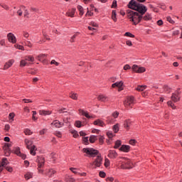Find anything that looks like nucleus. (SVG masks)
<instances>
[{"label": "nucleus", "mask_w": 182, "mask_h": 182, "mask_svg": "<svg viewBox=\"0 0 182 182\" xmlns=\"http://www.w3.org/2000/svg\"><path fill=\"white\" fill-rule=\"evenodd\" d=\"M99 176L102 178H105V177H106V173L105 171H101L99 172Z\"/></svg>", "instance_id": "3c124183"}, {"label": "nucleus", "mask_w": 182, "mask_h": 182, "mask_svg": "<svg viewBox=\"0 0 182 182\" xmlns=\"http://www.w3.org/2000/svg\"><path fill=\"white\" fill-rule=\"evenodd\" d=\"M172 35H173V36H177V35H180V31H178V30H175V31H173Z\"/></svg>", "instance_id": "052dcab7"}, {"label": "nucleus", "mask_w": 182, "mask_h": 182, "mask_svg": "<svg viewBox=\"0 0 182 182\" xmlns=\"http://www.w3.org/2000/svg\"><path fill=\"white\" fill-rule=\"evenodd\" d=\"M45 166V158H39L38 159V168H42Z\"/></svg>", "instance_id": "393cba45"}, {"label": "nucleus", "mask_w": 182, "mask_h": 182, "mask_svg": "<svg viewBox=\"0 0 182 182\" xmlns=\"http://www.w3.org/2000/svg\"><path fill=\"white\" fill-rule=\"evenodd\" d=\"M132 69L135 73H144L146 72V68L137 65H133Z\"/></svg>", "instance_id": "1a4fd4ad"}, {"label": "nucleus", "mask_w": 182, "mask_h": 182, "mask_svg": "<svg viewBox=\"0 0 182 182\" xmlns=\"http://www.w3.org/2000/svg\"><path fill=\"white\" fill-rule=\"evenodd\" d=\"M119 124H116L115 125L113 126L112 130L114 133H117L119 130Z\"/></svg>", "instance_id": "58836bf2"}, {"label": "nucleus", "mask_w": 182, "mask_h": 182, "mask_svg": "<svg viewBox=\"0 0 182 182\" xmlns=\"http://www.w3.org/2000/svg\"><path fill=\"white\" fill-rule=\"evenodd\" d=\"M167 105L169 107H171L173 110H176V109H177V107L176 106V105H174V103H173L172 101H168Z\"/></svg>", "instance_id": "7c9ffc66"}, {"label": "nucleus", "mask_w": 182, "mask_h": 182, "mask_svg": "<svg viewBox=\"0 0 182 182\" xmlns=\"http://www.w3.org/2000/svg\"><path fill=\"white\" fill-rule=\"evenodd\" d=\"M80 114H81V116H85V117H87V119H92V117L90 115H89V112H87V111H85V109H80L78 110Z\"/></svg>", "instance_id": "aec40b11"}, {"label": "nucleus", "mask_w": 182, "mask_h": 182, "mask_svg": "<svg viewBox=\"0 0 182 182\" xmlns=\"http://www.w3.org/2000/svg\"><path fill=\"white\" fill-rule=\"evenodd\" d=\"M6 170L9 171V173H12L14 171V168L11 166H6Z\"/></svg>", "instance_id": "4d7b16f0"}, {"label": "nucleus", "mask_w": 182, "mask_h": 182, "mask_svg": "<svg viewBox=\"0 0 182 182\" xmlns=\"http://www.w3.org/2000/svg\"><path fill=\"white\" fill-rule=\"evenodd\" d=\"M15 117V113L11 112L9 114V119L14 122V118Z\"/></svg>", "instance_id": "49530a36"}, {"label": "nucleus", "mask_w": 182, "mask_h": 182, "mask_svg": "<svg viewBox=\"0 0 182 182\" xmlns=\"http://www.w3.org/2000/svg\"><path fill=\"white\" fill-rule=\"evenodd\" d=\"M107 137H109V139H113V137H114V136H116V134L109 131V132H107Z\"/></svg>", "instance_id": "a19ab883"}, {"label": "nucleus", "mask_w": 182, "mask_h": 182, "mask_svg": "<svg viewBox=\"0 0 182 182\" xmlns=\"http://www.w3.org/2000/svg\"><path fill=\"white\" fill-rule=\"evenodd\" d=\"M55 173L56 171L53 168L46 169L44 176H46L47 177H52L54 174H55Z\"/></svg>", "instance_id": "f8f14e48"}, {"label": "nucleus", "mask_w": 182, "mask_h": 182, "mask_svg": "<svg viewBox=\"0 0 182 182\" xmlns=\"http://www.w3.org/2000/svg\"><path fill=\"white\" fill-rule=\"evenodd\" d=\"M0 6H1V8L5 9L6 11H9V5H6L5 4H1Z\"/></svg>", "instance_id": "a18cd8bd"}, {"label": "nucleus", "mask_w": 182, "mask_h": 182, "mask_svg": "<svg viewBox=\"0 0 182 182\" xmlns=\"http://www.w3.org/2000/svg\"><path fill=\"white\" fill-rule=\"evenodd\" d=\"M77 36V34H74L72 37H71V38H70V42L71 43H73V42H75V39H76V37Z\"/></svg>", "instance_id": "e2e57ef3"}, {"label": "nucleus", "mask_w": 182, "mask_h": 182, "mask_svg": "<svg viewBox=\"0 0 182 182\" xmlns=\"http://www.w3.org/2000/svg\"><path fill=\"white\" fill-rule=\"evenodd\" d=\"M116 16H117L116 10H113L112 13V19L114 21V22H117V18Z\"/></svg>", "instance_id": "c9c22d12"}, {"label": "nucleus", "mask_w": 182, "mask_h": 182, "mask_svg": "<svg viewBox=\"0 0 182 182\" xmlns=\"http://www.w3.org/2000/svg\"><path fill=\"white\" fill-rule=\"evenodd\" d=\"M80 114H81V116H85V117H87V119H92V117L90 115H89V112H87V111H85V109H80L78 110Z\"/></svg>", "instance_id": "6ab92c4d"}, {"label": "nucleus", "mask_w": 182, "mask_h": 182, "mask_svg": "<svg viewBox=\"0 0 182 182\" xmlns=\"http://www.w3.org/2000/svg\"><path fill=\"white\" fill-rule=\"evenodd\" d=\"M70 171L73 173L74 174H76L77 176L79 175V168H70Z\"/></svg>", "instance_id": "4c0bfd02"}, {"label": "nucleus", "mask_w": 182, "mask_h": 182, "mask_svg": "<svg viewBox=\"0 0 182 182\" xmlns=\"http://www.w3.org/2000/svg\"><path fill=\"white\" fill-rule=\"evenodd\" d=\"M27 65H29L28 61L26 60V58L23 59L20 61V67L21 68H25Z\"/></svg>", "instance_id": "c756f323"}, {"label": "nucleus", "mask_w": 182, "mask_h": 182, "mask_svg": "<svg viewBox=\"0 0 182 182\" xmlns=\"http://www.w3.org/2000/svg\"><path fill=\"white\" fill-rule=\"evenodd\" d=\"M97 100L105 103L106 102H109V97L103 94H101L97 97Z\"/></svg>", "instance_id": "a211bd4d"}, {"label": "nucleus", "mask_w": 182, "mask_h": 182, "mask_svg": "<svg viewBox=\"0 0 182 182\" xmlns=\"http://www.w3.org/2000/svg\"><path fill=\"white\" fill-rule=\"evenodd\" d=\"M14 46L16 49H19V50H25V48L23 47V46L16 44Z\"/></svg>", "instance_id": "37998d69"}, {"label": "nucleus", "mask_w": 182, "mask_h": 182, "mask_svg": "<svg viewBox=\"0 0 182 182\" xmlns=\"http://www.w3.org/2000/svg\"><path fill=\"white\" fill-rule=\"evenodd\" d=\"M124 105L127 108L132 107V106L134 105V97L131 96L127 97V99L124 102Z\"/></svg>", "instance_id": "0eeeda50"}, {"label": "nucleus", "mask_w": 182, "mask_h": 182, "mask_svg": "<svg viewBox=\"0 0 182 182\" xmlns=\"http://www.w3.org/2000/svg\"><path fill=\"white\" fill-rule=\"evenodd\" d=\"M136 143H137V141H136V139L129 140V144H131L132 146H136Z\"/></svg>", "instance_id": "6e6d98bb"}, {"label": "nucleus", "mask_w": 182, "mask_h": 182, "mask_svg": "<svg viewBox=\"0 0 182 182\" xmlns=\"http://www.w3.org/2000/svg\"><path fill=\"white\" fill-rule=\"evenodd\" d=\"M24 133L26 136H31V134H32V131H31V129H24Z\"/></svg>", "instance_id": "c03bdc74"}, {"label": "nucleus", "mask_w": 182, "mask_h": 182, "mask_svg": "<svg viewBox=\"0 0 182 182\" xmlns=\"http://www.w3.org/2000/svg\"><path fill=\"white\" fill-rule=\"evenodd\" d=\"M46 57V55L40 54L37 56V59H38V60H39V62H42L43 60H45Z\"/></svg>", "instance_id": "f704fd0d"}, {"label": "nucleus", "mask_w": 182, "mask_h": 182, "mask_svg": "<svg viewBox=\"0 0 182 182\" xmlns=\"http://www.w3.org/2000/svg\"><path fill=\"white\" fill-rule=\"evenodd\" d=\"M122 146V141L117 140L114 143V149H119Z\"/></svg>", "instance_id": "e433bc0d"}, {"label": "nucleus", "mask_w": 182, "mask_h": 182, "mask_svg": "<svg viewBox=\"0 0 182 182\" xmlns=\"http://www.w3.org/2000/svg\"><path fill=\"white\" fill-rule=\"evenodd\" d=\"M24 143L26 146V148L30 150V154L32 156H36V146L33 144V142L28 139L24 140Z\"/></svg>", "instance_id": "39448f33"}, {"label": "nucleus", "mask_w": 182, "mask_h": 182, "mask_svg": "<svg viewBox=\"0 0 182 182\" xmlns=\"http://www.w3.org/2000/svg\"><path fill=\"white\" fill-rule=\"evenodd\" d=\"M82 151L83 153H85L87 157H96L97 156V158L93 161L92 164L95 166V167H100L102 166L103 158H102V155L99 154V151L93 148H84Z\"/></svg>", "instance_id": "f257e3e1"}, {"label": "nucleus", "mask_w": 182, "mask_h": 182, "mask_svg": "<svg viewBox=\"0 0 182 182\" xmlns=\"http://www.w3.org/2000/svg\"><path fill=\"white\" fill-rule=\"evenodd\" d=\"M127 16L128 19H129V21L132 22V25H134L135 26L139 25L143 19V15L132 10L128 11Z\"/></svg>", "instance_id": "7ed1b4c3"}, {"label": "nucleus", "mask_w": 182, "mask_h": 182, "mask_svg": "<svg viewBox=\"0 0 182 182\" xmlns=\"http://www.w3.org/2000/svg\"><path fill=\"white\" fill-rule=\"evenodd\" d=\"M134 167V164L132 162V161L129 159L124 158L121 162L120 168L122 170H130V168H133Z\"/></svg>", "instance_id": "20e7f679"}, {"label": "nucleus", "mask_w": 182, "mask_h": 182, "mask_svg": "<svg viewBox=\"0 0 182 182\" xmlns=\"http://www.w3.org/2000/svg\"><path fill=\"white\" fill-rule=\"evenodd\" d=\"M128 8L136 11L139 15H144L147 12V7L135 0H131L128 4Z\"/></svg>", "instance_id": "f03ea898"}, {"label": "nucleus", "mask_w": 182, "mask_h": 182, "mask_svg": "<svg viewBox=\"0 0 182 182\" xmlns=\"http://www.w3.org/2000/svg\"><path fill=\"white\" fill-rule=\"evenodd\" d=\"M14 63H15V60L11 59L9 60L8 62H6L4 65V69H9V68H11L12 66V65H14Z\"/></svg>", "instance_id": "5701e85b"}, {"label": "nucleus", "mask_w": 182, "mask_h": 182, "mask_svg": "<svg viewBox=\"0 0 182 182\" xmlns=\"http://www.w3.org/2000/svg\"><path fill=\"white\" fill-rule=\"evenodd\" d=\"M69 96L70 99H73V100H77L78 99V95H77V93L76 92H70Z\"/></svg>", "instance_id": "c85d7f7f"}, {"label": "nucleus", "mask_w": 182, "mask_h": 182, "mask_svg": "<svg viewBox=\"0 0 182 182\" xmlns=\"http://www.w3.org/2000/svg\"><path fill=\"white\" fill-rule=\"evenodd\" d=\"M25 58L26 60H27L28 65H33L35 62V57H33V55H26Z\"/></svg>", "instance_id": "412c9836"}, {"label": "nucleus", "mask_w": 182, "mask_h": 182, "mask_svg": "<svg viewBox=\"0 0 182 182\" xmlns=\"http://www.w3.org/2000/svg\"><path fill=\"white\" fill-rule=\"evenodd\" d=\"M117 6V1L116 0H114L111 6V8H116Z\"/></svg>", "instance_id": "bf43d9fd"}, {"label": "nucleus", "mask_w": 182, "mask_h": 182, "mask_svg": "<svg viewBox=\"0 0 182 182\" xmlns=\"http://www.w3.org/2000/svg\"><path fill=\"white\" fill-rule=\"evenodd\" d=\"M147 87L146 85H138L136 88V90L138 92H143V90H145V89Z\"/></svg>", "instance_id": "473e14b6"}, {"label": "nucleus", "mask_w": 182, "mask_h": 182, "mask_svg": "<svg viewBox=\"0 0 182 182\" xmlns=\"http://www.w3.org/2000/svg\"><path fill=\"white\" fill-rule=\"evenodd\" d=\"M7 38L9 39V42H11V43H16V37H15V35L12 33H9L7 35Z\"/></svg>", "instance_id": "4468645a"}, {"label": "nucleus", "mask_w": 182, "mask_h": 182, "mask_svg": "<svg viewBox=\"0 0 182 182\" xmlns=\"http://www.w3.org/2000/svg\"><path fill=\"white\" fill-rule=\"evenodd\" d=\"M166 19H167L168 22H169L170 23H174V21L173 19H171V17L168 16V17H166Z\"/></svg>", "instance_id": "69168bd1"}, {"label": "nucleus", "mask_w": 182, "mask_h": 182, "mask_svg": "<svg viewBox=\"0 0 182 182\" xmlns=\"http://www.w3.org/2000/svg\"><path fill=\"white\" fill-rule=\"evenodd\" d=\"M24 178L28 181V180H31V178H33V173L32 172H26L24 174Z\"/></svg>", "instance_id": "b1692460"}, {"label": "nucleus", "mask_w": 182, "mask_h": 182, "mask_svg": "<svg viewBox=\"0 0 182 182\" xmlns=\"http://www.w3.org/2000/svg\"><path fill=\"white\" fill-rule=\"evenodd\" d=\"M28 73H29L30 75H36V70H34L33 69H28Z\"/></svg>", "instance_id": "603ef678"}, {"label": "nucleus", "mask_w": 182, "mask_h": 182, "mask_svg": "<svg viewBox=\"0 0 182 182\" xmlns=\"http://www.w3.org/2000/svg\"><path fill=\"white\" fill-rule=\"evenodd\" d=\"M25 45L26 46H28V48H32V43H31V41H25Z\"/></svg>", "instance_id": "5fc2aeb1"}, {"label": "nucleus", "mask_w": 182, "mask_h": 182, "mask_svg": "<svg viewBox=\"0 0 182 182\" xmlns=\"http://www.w3.org/2000/svg\"><path fill=\"white\" fill-rule=\"evenodd\" d=\"M82 143L85 146H87V144H89V137L87 136L82 137Z\"/></svg>", "instance_id": "ea45409f"}, {"label": "nucleus", "mask_w": 182, "mask_h": 182, "mask_svg": "<svg viewBox=\"0 0 182 182\" xmlns=\"http://www.w3.org/2000/svg\"><path fill=\"white\" fill-rule=\"evenodd\" d=\"M70 134H73V137H74V139H77V137H79V134L77 133V131L75 129L70 130Z\"/></svg>", "instance_id": "2f4dec72"}, {"label": "nucleus", "mask_w": 182, "mask_h": 182, "mask_svg": "<svg viewBox=\"0 0 182 182\" xmlns=\"http://www.w3.org/2000/svg\"><path fill=\"white\" fill-rule=\"evenodd\" d=\"M112 87L113 89L117 87L118 92H122V90H124V82L123 80L117 81L112 85Z\"/></svg>", "instance_id": "423d86ee"}, {"label": "nucleus", "mask_w": 182, "mask_h": 182, "mask_svg": "<svg viewBox=\"0 0 182 182\" xmlns=\"http://www.w3.org/2000/svg\"><path fill=\"white\" fill-rule=\"evenodd\" d=\"M130 126H132V121L130 119H127L124 121V127L129 130L130 129Z\"/></svg>", "instance_id": "a878e982"}, {"label": "nucleus", "mask_w": 182, "mask_h": 182, "mask_svg": "<svg viewBox=\"0 0 182 182\" xmlns=\"http://www.w3.org/2000/svg\"><path fill=\"white\" fill-rule=\"evenodd\" d=\"M51 126H53L57 129H60V127H63V126H65V124L58 119H55L53 121V122L51 123Z\"/></svg>", "instance_id": "9b49d317"}, {"label": "nucleus", "mask_w": 182, "mask_h": 182, "mask_svg": "<svg viewBox=\"0 0 182 182\" xmlns=\"http://www.w3.org/2000/svg\"><path fill=\"white\" fill-rule=\"evenodd\" d=\"M124 36H128V38H134V35L130 32H126Z\"/></svg>", "instance_id": "8fccbe9b"}, {"label": "nucleus", "mask_w": 182, "mask_h": 182, "mask_svg": "<svg viewBox=\"0 0 182 182\" xmlns=\"http://www.w3.org/2000/svg\"><path fill=\"white\" fill-rule=\"evenodd\" d=\"M97 140V136L96 135H91L89 139V141L91 143H95Z\"/></svg>", "instance_id": "72a5a7b5"}, {"label": "nucleus", "mask_w": 182, "mask_h": 182, "mask_svg": "<svg viewBox=\"0 0 182 182\" xmlns=\"http://www.w3.org/2000/svg\"><path fill=\"white\" fill-rule=\"evenodd\" d=\"M171 99L172 102H173L174 103H177V102H180V99H181V97H180V91L178 90L175 91L172 94Z\"/></svg>", "instance_id": "6e6552de"}, {"label": "nucleus", "mask_w": 182, "mask_h": 182, "mask_svg": "<svg viewBox=\"0 0 182 182\" xmlns=\"http://www.w3.org/2000/svg\"><path fill=\"white\" fill-rule=\"evenodd\" d=\"M40 116H50L52 111L48 109H41L38 112Z\"/></svg>", "instance_id": "dca6fc26"}, {"label": "nucleus", "mask_w": 182, "mask_h": 182, "mask_svg": "<svg viewBox=\"0 0 182 182\" xmlns=\"http://www.w3.org/2000/svg\"><path fill=\"white\" fill-rule=\"evenodd\" d=\"M99 143H100V144H103V143H105V137L101 136V137L99 139Z\"/></svg>", "instance_id": "680f3d73"}, {"label": "nucleus", "mask_w": 182, "mask_h": 182, "mask_svg": "<svg viewBox=\"0 0 182 182\" xmlns=\"http://www.w3.org/2000/svg\"><path fill=\"white\" fill-rule=\"evenodd\" d=\"M23 36L24 37V38H29V33H28V32H26V31H24L23 33Z\"/></svg>", "instance_id": "774afa93"}, {"label": "nucleus", "mask_w": 182, "mask_h": 182, "mask_svg": "<svg viewBox=\"0 0 182 182\" xmlns=\"http://www.w3.org/2000/svg\"><path fill=\"white\" fill-rule=\"evenodd\" d=\"M130 146L123 144L119 148V151H123V153H129V151H130Z\"/></svg>", "instance_id": "2eb2a0df"}, {"label": "nucleus", "mask_w": 182, "mask_h": 182, "mask_svg": "<svg viewBox=\"0 0 182 182\" xmlns=\"http://www.w3.org/2000/svg\"><path fill=\"white\" fill-rule=\"evenodd\" d=\"M77 9L79 11V15H80V16H83L84 14H85V10L83 9V6L78 5L77 6Z\"/></svg>", "instance_id": "cd10ccee"}, {"label": "nucleus", "mask_w": 182, "mask_h": 182, "mask_svg": "<svg viewBox=\"0 0 182 182\" xmlns=\"http://www.w3.org/2000/svg\"><path fill=\"white\" fill-rule=\"evenodd\" d=\"M119 112L115 111L112 114V117H114V119H117L119 117Z\"/></svg>", "instance_id": "de8ad7c7"}, {"label": "nucleus", "mask_w": 182, "mask_h": 182, "mask_svg": "<svg viewBox=\"0 0 182 182\" xmlns=\"http://www.w3.org/2000/svg\"><path fill=\"white\" fill-rule=\"evenodd\" d=\"M118 156H119V154H117L116 150H109V151H108L107 157H109V159L114 160V159H117Z\"/></svg>", "instance_id": "9d476101"}, {"label": "nucleus", "mask_w": 182, "mask_h": 182, "mask_svg": "<svg viewBox=\"0 0 182 182\" xmlns=\"http://www.w3.org/2000/svg\"><path fill=\"white\" fill-rule=\"evenodd\" d=\"M37 170L38 171V174H43L45 176V171L42 169V168H37Z\"/></svg>", "instance_id": "864d4df0"}, {"label": "nucleus", "mask_w": 182, "mask_h": 182, "mask_svg": "<svg viewBox=\"0 0 182 182\" xmlns=\"http://www.w3.org/2000/svg\"><path fill=\"white\" fill-rule=\"evenodd\" d=\"M85 16H93V12L89 11V10L87 11Z\"/></svg>", "instance_id": "0e129e2a"}, {"label": "nucleus", "mask_w": 182, "mask_h": 182, "mask_svg": "<svg viewBox=\"0 0 182 182\" xmlns=\"http://www.w3.org/2000/svg\"><path fill=\"white\" fill-rule=\"evenodd\" d=\"M8 164H9V161H8V159L3 158L2 161L0 162V173L1 171H2V170H4V167H5V166H8Z\"/></svg>", "instance_id": "ddd939ff"}, {"label": "nucleus", "mask_w": 182, "mask_h": 182, "mask_svg": "<svg viewBox=\"0 0 182 182\" xmlns=\"http://www.w3.org/2000/svg\"><path fill=\"white\" fill-rule=\"evenodd\" d=\"M15 154H17V156H19L21 154V149H19V148H16L15 149Z\"/></svg>", "instance_id": "338daca9"}, {"label": "nucleus", "mask_w": 182, "mask_h": 182, "mask_svg": "<svg viewBox=\"0 0 182 182\" xmlns=\"http://www.w3.org/2000/svg\"><path fill=\"white\" fill-rule=\"evenodd\" d=\"M75 127H78V128L82 127V122H80V121H76V122H75Z\"/></svg>", "instance_id": "09e8293b"}, {"label": "nucleus", "mask_w": 182, "mask_h": 182, "mask_svg": "<svg viewBox=\"0 0 182 182\" xmlns=\"http://www.w3.org/2000/svg\"><path fill=\"white\" fill-rule=\"evenodd\" d=\"M142 19L143 21L149 22V21H152L153 16H151V14L146 13L144 16L142 15Z\"/></svg>", "instance_id": "4be33fe9"}, {"label": "nucleus", "mask_w": 182, "mask_h": 182, "mask_svg": "<svg viewBox=\"0 0 182 182\" xmlns=\"http://www.w3.org/2000/svg\"><path fill=\"white\" fill-rule=\"evenodd\" d=\"M94 126H100V127H105L106 126V124H105V122L101 120L100 119H98L93 122Z\"/></svg>", "instance_id": "f3484780"}, {"label": "nucleus", "mask_w": 182, "mask_h": 182, "mask_svg": "<svg viewBox=\"0 0 182 182\" xmlns=\"http://www.w3.org/2000/svg\"><path fill=\"white\" fill-rule=\"evenodd\" d=\"M11 129V126L9 124H6L4 127V130L6 132H9V129Z\"/></svg>", "instance_id": "13d9d810"}, {"label": "nucleus", "mask_w": 182, "mask_h": 182, "mask_svg": "<svg viewBox=\"0 0 182 182\" xmlns=\"http://www.w3.org/2000/svg\"><path fill=\"white\" fill-rule=\"evenodd\" d=\"M75 12H76V9L73 8L67 12L66 14L67 16H70V18H74Z\"/></svg>", "instance_id": "bb28decb"}, {"label": "nucleus", "mask_w": 182, "mask_h": 182, "mask_svg": "<svg viewBox=\"0 0 182 182\" xmlns=\"http://www.w3.org/2000/svg\"><path fill=\"white\" fill-rule=\"evenodd\" d=\"M104 166L106 168L110 166V160H109V159H105Z\"/></svg>", "instance_id": "79ce46f5"}]
</instances>
